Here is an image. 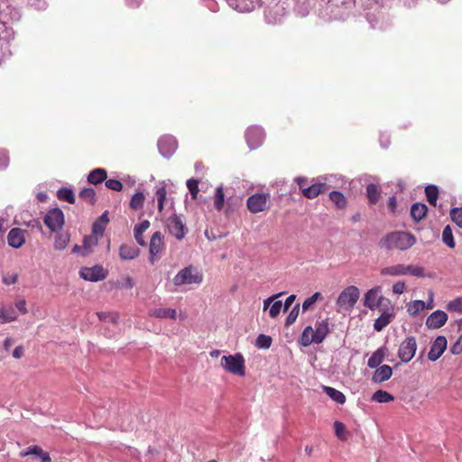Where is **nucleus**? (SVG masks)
Segmentation results:
<instances>
[{
  "mask_svg": "<svg viewBox=\"0 0 462 462\" xmlns=\"http://www.w3.org/2000/svg\"><path fill=\"white\" fill-rule=\"evenodd\" d=\"M187 188L189 189L190 195L193 199H197L199 194V181L195 179H189L187 180Z\"/></svg>",
  "mask_w": 462,
  "mask_h": 462,
  "instance_id": "obj_47",
  "label": "nucleus"
},
{
  "mask_svg": "<svg viewBox=\"0 0 462 462\" xmlns=\"http://www.w3.org/2000/svg\"><path fill=\"white\" fill-rule=\"evenodd\" d=\"M98 237L99 236L92 233V235L86 236L83 240V250H82V255L87 256L90 253H92L93 248L97 246L98 243Z\"/></svg>",
  "mask_w": 462,
  "mask_h": 462,
  "instance_id": "obj_25",
  "label": "nucleus"
},
{
  "mask_svg": "<svg viewBox=\"0 0 462 462\" xmlns=\"http://www.w3.org/2000/svg\"><path fill=\"white\" fill-rule=\"evenodd\" d=\"M296 299V296L294 294H291L290 295L286 300H285V302L284 304L282 305L283 306V310L284 311H287L290 307L292 305V303L294 302Z\"/></svg>",
  "mask_w": 462,
  "mask_h": 462,
  "instance_id": "obj_60",
  "label": "nucleus"
},
{
  "mask_svg": "<svg viewBox=\"0 0 462 462\" xmlns=\"http://www.w3.org/2000/svg\"><path fill=\"white\" fill-rule=\"evenodd\" d=\"M245 139L251 149L259 147L264 139V133L261 127L250 126L245 132Z\"/></svg>",
  "mask_w": 462,
  "mask_h": 462,
  "instance_id": "obj_11",
  "label": "nucleus"
},
{
  "mask_svg": "<svg viewBox=\"0 0 462 462\" xmlns=\"http://www.w3.org/2000/svg\"><path fill=\"white\" fill-rule=\"evenodd\" d=\"M448 320V315L442 310L432 312L426 320V326L429 328L437 329L445 325Z\"/></svg>",
  "mask_w": 462,
  "mask_h": 462,
  "instance_id": "obj_15",
  "label": "nucleus"
},
{
  "mask_svg": "<svg viewBox=\"0 0 462 462\" xmlns=\"http://www.w3.org/2000/svg\"><path fill=\"white\" fill-rule=\"evenodd\" d=\"M79 197L91 206L97 202L96 191L93 188H84L80 190Z\"/></svg>",
  "mask_w": 462,
  "mask_h": 462,
  "instance_id": "obj_32",
  "label": "nucleus"
},
{
  "mask_svg": "<svg viewBox=\"0 0 462 462\" xmlns=\"http://www.w3.org/2000/svg\"><path fill=\"white\" fill-rule=\"evenodd\" d=\"M283 294H284V292H280V293L274 294V295L265 299L263 300V310H266L269 308V306H271V304L273 302V300L276 298H278V297H280V296H282Z\"/></svg>",
  "mask_w": 462,
  "mask_h": 462,
  "instance_id": "obj_58",
  "label": "nucleus"
},
{
  "mask_svg": "<svg viewBox=\"0 0 462 462\" xmlns=\"http://www.w3.org/2000/svg\"><path fill=\"white\" fill-rule=\"evenodd\" d=\"M448 310L462 313V298H457L448 303Z\"/></svg>",
  "mask_w": 462,
  "mask_h": 462,
  "instance_id": "obj_49",
  "label": "nucleus"
},
{
  "mask_svg": "<svg viewBox=\"0 0 462 462\" xmlns=\"http://www.w3.org/2000/svg\"><path fill=\"white\" fill-rule=\"evenodd\" d=\"M269 200L268 193H255L247 199L246 206L251 213L257 214L269 208Z\"/></svg>",
  "mask_w": 462,
  "mask_h": 462,
  "instance_id": "obj_5",
  "label": "nucleus"
},
{
  "mask_svg": "<svg viewBox=\"0 0 462 462\" xmlns=\"http://www.w3.org/2000/svg\"><path fill=\"white\" fill-rule=\"evenodd\" d=\"M417 350V343L414 337H406L401 344L398 349V356L403 363L410 362Z\"/></svg>",
  "mask_w": 462,
  "mask_h": 462,
  "instance_id": "obj_8",
  "label": "nucleus"
},
{
  "mask_svg": "<svg viewBox=\"0 0 462 462\" xmlns=\"http://www.w3.org/2000/svg\"><path fill=\"white\" fill-rule=\"evenodd\" d=\"M282 308V303L281 300H276L272 303L270 310H269V316L272 319H275L280 314Z\"/></svg>",
  "mask_w": 462,
  "mask_h": 462,
  "instance_id": "obj_51",
  "label": "nucleus"
},
{
  "mask_svg": "<svg viewBox=\"0 0 462 462\" xmlns=\"http://www.w3.org/2000/svg\"><path fill=\"white\" fill-rule=\"evenodd\" d=\"M17 281H18L17 274H13L12 276L4 278V280H3L4 283L7 284V285L14 284L17 282Z\"/></svg>",
  "mask_w": 462,
  "mask_h": 462,
  "instance_id": "obj_63",
  "label": "nucleus"
},
{
  "mask_svg": "<svg viewBox=\"0 0 462 462\" xmlns=\"http://www.w3.org/2000/svg\"><path fill=\"white\" fill-rule=\"evenodd\" d=\"M220 365L226 372L232 374L239 376H245V358L240 353L223 356Z\"/></svg>",
  "mask_w": 462,
  "mask_h": 462,
  "instance_id": "obj_3",
  "label": "nucleus"
},
{
  "mask_svg": "<svg viewBox=\"0 0 462 462\" xmlns=\"http://www.w3.org/2000/svg\"><path fill=\"white\" fill-rule=\"evenodd\" d=\"M407 265L405 264H396L393 266H388L385 268H383L381 270L382 275H390V276H400V275H405L407 274Z\"/></svg>",
  "mask_w": 462,
  "mask_h": 462,
  "instance_id": "obj_26",
  "label": "nucleus"
},
{
  "mask_svg": "<svg viewBox=\"0 0 462 462\" xmlns=\"http://www.w3.org/2000/svg\"><path fill=\"white\" fill-rule=\"evenodd\" d=\"M139 249L133 245H122L119 248V257L123 261L133 260L139 255Z\"/></svg>",
  "mask_w": 462,
  "mask_h": 462,
  "instance_id": "obj_18",
  "label": "nucleus"
},
{
  "mask_svg": "<svg viewBox=\"0 0 462 462\" xmlns=\"http://www.w3.org/2000/svg\"><path fill=\"white\" fill-rule=\"evenodd\" d=\"M23 347L22 346H18L13 351V356L16 359H19L23 356Z\"/></svg>",
  "mask_w": 462,
  "mask_h": 462,
  "instance_id": "obj_62",
  "label": "nucleus"
},
{
  "mask_svg": "<svg viewBox=\"0 0 462 462\" xmlns=\"http://www.w3.org/2000/svg\"><path fill=\"white\" fill-rule=\"evenodd\" d=\"M428 208L423 203H414L411 208V216L414 221L419 222L423 219L427 214Z\"/></svg>",
  "mask_w": 462,
  "mask_h": 462,
  "instance_id": "obj_27",
  "label": "nucleus"
},
{
  "mask_svg": "<svg viewBox=\"0 0 462 462\" xmlns=\"http://www.w3.org/2000/svg\"><path fill=\"white\" fill-rule=\"evenodd\" d=\"M79 275L82 279L89 282L103 281L107 276V272L100 265H95L93 267H83L79 272Z\"/></svg>",
  "mask_w": 462,
  "mask_h": 462,
  "instance_id": "obj_10",
  "label": "nucleus"
},
{
  "mask_svg": "<svg viewBox=\"0 0 462 462\" xmlns=\"http://www.w3.org/2000/svg\"><path fill=\"white\" fill-rule=\"evenodd\" d=\"M327 190L325 183H315L303 189V196L307 199H312L317 198L319 194Z\"/></svg>",
  "mask_w": 462,
  "mask_h": 462,
  "instance_id": "obj_20",
  "label": "nucleus"
},
{
  "mask_svg": "<svg viewBox=\"0 0 462 462\" xmlns=\"http://www.w3.org/2000/svg\"><path fill=\"white\" fill-rule=\"evenodd\" d=\"M334 429H335V433L338 439H340L341 440L346 439V426L342 422L335 421Z\"/></svg>",
  "mask_w": 462,
  "mask_h": 462,
  "instance_id": "obj_50",
  "label": "nucleus"
},
{
  "mask_svg": "<svg viewBox=\"0 0 462 462\" xmlns=\"http://www.w3.org/2000/svg\"><path fill=\"white\" fill-rule=\"evenodd\" d=\"M70 240L69 235L67 233L59 234L54 241V248L56 250H63L69 245Z\"/></svg>",
  "mask_w": 462,
  "mask_h": 462,
  "instance_id": "obj_42",
  "label": "nucleus"
},
{
  "mask_svg": "<svg viewBox=\"0 0 462 462\" xmlns=\"http://www.w3.org/2000/svg\"><path fill=\"white\" fill-rule=\"evenodd\" d=\"M149 315L157 319H176V310L171 308H159L150 310Z\"/></svg>",
  "mask_w": 462,
  "mask_h": 462,
  "instance_id": "obj_22",
  "label": "nucleus"
},
{
  "mask_svg": "<svg viewBox=\"0 0 462 462\" xmlns=\"http://www.w3.org/2000/svg\"><path fill=\"white\" fill-rule=\"evenodd\" d=\"M442 241L449 248L456 246L452 228L449 225L446 226L442 231Z\"/></svg>",
  "mask_w": 462,
  "mask_h": 462,
  "instance_id": "obj_38",
  "label": "nucleus"
},
{
  "mask_svg": "<svg viewBox=\"0 0 462 462\" xmlns=\"http://www.w3.org/2000/svg\"><path fill=\"white\" fill-rule=\"evenodd\" d=\"M367 198L371 204H376L380 199L381 192L375 184H369L366 187Z\"/></svg>",
  "mask_w": 462,
  "mask_h": 462,
  "instance_id": "obj_36",
  "label": "nucleus"
},
{
  "mask_svg": "<svg viewBox=\"0 0 462 462\" xmlns=\"http://www.w3.org/2000/svg\"><path fill=\"white\" fill-rule=\"evenodd\" d=\"M155 197H156L157 204H158L157 205L158 211L162 212L163 210L164 202H165L166 197H167L166 187L162 186V187L158 188L155 191Z\"/></svg>",
  "mask_w": 462,
  "mask_h": 462,
  "instance_id": "obj_41",
  "label": "nucleus"
},
{
  "mask_svg": "<svg viewBox=\"0 0 462 462\" xmlns=\"http://www.w3.org/2000/svg\"><path fill=\"white\" fill-rule=\"evenodd\" d=\"M43 222L51 232L58 233L64 226V214L58 208L50 209L45 215Z\"/></svg>",
  "mask_w": 462,
  "mask_h": 462,
  "instance_id": "obj_7",
  "label": "nucleus"
},
{
  "mask_svg": "<svg viewBox=\"0 0 462 462\" xmlns=\"http://www.w3.org/2000/svg\"><path fill=\"white\" fill-rule=\"evenodd\" d=\"M166 227L169 233L177 240H182L188 232V227L185 226L180 216L175 213L167 218Z\"/></svg>",
  "mask_w": 462,
  "mask_h": 462,
  "instance_id": "obj_6",
  "label": "nucleus"
},
{
  "mask_svg": "<svg viewBox=\"0 0 462 462\" xmlns=\"http://www.w3.org/2000/svg\"><path fill=\"white\" fill-rule=\"evenodd\" d=\"M385 356V348L380 347L375 352L373 353V355L370 356V358L367 361V365L370 368H376L378 367L381 363L383 361Z\"/></svg>",
  "mask_w": 462,
  "mask_h": 462,
  "instance_id": "obj_29",
  "label": "nucleus"
},
{
  "mask_svg": "<svg viewBox=\"0 0 462 462\" xmlns=\"http://www.w3.org/2000/svg\"><path fill=\"white\" fill-rule=\"evenodd\" d=\"M315 335L318 344H320L329 332L328 319H323L317 321L315 324Z\"/></svg>",
  "mask_w": 462,
  "mask_h": 462,
  "instance_id": "obj_19",
  "label": "nucleus"
},
{
  "mask_svg": "<svg viewBox=\"0 0 462 462\" xmlns=\"http://www.w3.org/2000/svg\"><path fill=\"white\" fill-rule=\"evenodd\" d=\"M105 184H106V187L111 190L120 191L123 189L122 182L116 179L106 180Z\"/></svg>",
  "mask_w": 462,
  "mask_h": 462,
  "instance_id": "obj_53",
  "label": "nucleus"
},
{
  "mask_svg": "<svg viewBox=\"0 0 462 462\" xmlns=\"http://www.w3.org/2000/svg\"><path fill=\"white\" fill-rule=\"evenodd\" d=\"M323 390L337 403L343 404L346 402V396L340 391L329 386H324Z\"/></svg>",
  "mask_w": 462,
  "mask_h": 462,
  "instance_id": "obj_31",
  "label": "nucleus"
},
{
  "mask_svg": "<svg viewBox=\"0 0 462 462\" xmlns=\"http://www.w3.org/2000/svg\"><path fill=\"white\" fill-rule=\"evenodd\" d=\"M202 281V273L191 265L181 269L173 278V283L177 286L193 283L199 284Z\"/></svg>",
  "mask_w": 462,
  "mask_h": 462,
  "instance_id": "obj_4",
  "label": "nucleus"
},
{
  "mask_svg": "<svg viewBox=\"0 0 462 462\" xmlns=\"http://www.w3.org/2000/svg\"><path fill=\"white\" fill-rule=\"evenodd\" d=\"M322 295L320 292H315L312 296L307 298L302 303V310L307 311L310 309L318 300L321 299Z\"/></svg>",
  "mask_w": 462,
  "mask_h": 462,
  "instance_id": "obj_44",
  "label": "nucleus"
},
{
  "mask_svg": "<svg viewBox=\"0 0 462 462\" xmlns=\"http://www.w3.org/2000/svg\"><path fill=\"white\" fill-rule=\"evenodd\" d=\"M295 181L297 182L298 186L301 189V192L303 193V189L309 187L308 186V179L304 177H298L296 178Z\"/></svg>",
  "mask_w": 462,
  "mask_h": 462,
  "instance_id": "obj_59",
  "label": "nucleus"
},
{
  "mask_svg": "<svg viewBox=\"0 0 462 462\" xmlns=\"http://www.w3.org/2000/svg\"><path fill=\"white\" fill-rule=\"evenodd\" d=\"M163 236L160 231L153 233L150 240L149 253H150V262L153 263L156 257L163 251L165 248L163 243Z\"/></svg>",
  "mask_w": 462,
  "mask_h": 462,
  "instance_id": "obj_12",
  "label": "nucleus"
},
{
  "mask_svg": "<svg viewBox=\"0 0 462 462\" xmlns=\"http://www.w3.org/2000/svg\"><path fill=\"white\" fill-rule=\"evenodd\" d=\"M407 274H411L416 277H423L424 276V268L420 266L415 265H407Z\"/></svg>",
  "mask_w": 462,
  "mask_h": 462,
  "instance_id": "obj_54",
  "label": "nucleus"
},
{
  "mask_svg": "<svg viewBox=\"0 0 462 462\" xmlns=\"http://www.w3.org/2000/svg\"><path fill=\"white\" fill-rule=\"evenodd\" d=\"M97 315L98 319L102 321L116 323L117 319H118V315L116 313L97 312Z\"/></svg>",
  "mask_w": 462,
  "mask_h": 462,
  "instance_id": "obj_48",
  "label": "nucleus"
},
{
  "mask_svg": "<svg viewBox=\"0 0 462 462\" xmlns=\"http://www.w3.org/2000/svg\"><path fill=\"white\" fill-rule=\"evenodd\" d=\"M272 344V338L269 336L259 335L256 339V345L262 348H269Z\"/></svg>",
  "mask_w": 462,
  "mask_h": 462,
  "instance_id": "obj_52",
  "label": "nucleus"
},
{
  "mask_svg": "<svg viewBox=\"0 0 462 462\" xmlns=\"http://www.w3.org/2000/svg\"><path fill=\"white\" fill-rule=\"evenodd\" d=\"M15 308L19 310V312L23 315L28 312L26 308V301L23 299L16 300L14 302Z\"/></svg>",
  "mask_w": 462,
  "mask_h": 462,
  "instance_id": "obj_56",
  "label": "nucleus"
},
{
  "mask_svg": "<svg viewBox=\"0 0 462 462\" xmlns=\"http://www.w3.org/2000/svg\"><path fill=\"white\" fill-rule=\"evenodd\" d=\"M109 222L108 212L105 211L94 223L92 226V233L103 236L106 226Z\"/></svg>",
  "mask_w": 462,
  "mask_h": 462,
  "instance_id": "obj_21",
  "label": "nucleus"
},
{
  "mask_svg": "<svg viewBox=\"0 0 462 462\" xmlns=\"http://www.w3.org/2000/svg\"><path fill=\"white\" fill-rule=\"evenodd\" d=\"M450 217L460 228H462V208H454L450 210Z\"/></svg>",
  "mask_w": 462,
  "mask_h": 462,
  "instance_id": "obj_46",
  "label": "nucleus"
},
{
  "mask_svg": "<svg viewBox=\"0 0 462 462\" xmlns=\"http://www.w3.org/2000/svg\"><path fill=\"white\" fill-rule=\"evenodd\" d=\"M122 286L126 289H133L134 286V282L130 276H126L124 278Z\"/></svg>",
  "mask_w": 462,
  "mask_h": 462,
  "instance_id": "obj_61",
  "label": "nucleus"
},
{
  "mask_svg": "<svg viewBox=\"0 0 462 462\" xmlns=\"http://www.w3.org/2000/svg\"><path fill=\"white\" fill-rule=\"evenodd\" d=\"M393 315L388 312H383L381 316L374 320V328L376 331L383 330L392 320Z\"/></svg>",
  "mask_w": 462,
  "mask_h": 462,
  "instance_id": "obj_33",
  "label": "nucleus"
},
{
  "mask_svg": "<svg viewBox=\"0 0 462 462\" xmlns=\"http://www.w3.org/2000/svg\"><path fill=\"white\" fill-rule=\"evenodd\" d=\"M405 288L406 286L403 282H397L393 286V291L395 294H402L404 291Z\"/></svg>",
  "mask_w": 462,
  "mask_h": 462,
  "instance_id": "obj_57",
  "label": "nucleus"
},
{
  "mask_svg": "<svg viewBox=\"0 0 462 462\" xmlns=\"http://www.w3.org/2000/svg\"><path fill=\"white\" fill-rule=\"evenodd\" d=\"M425 308H432V306H426L425 302L420 300H413L407 306V310L410 315H417L420 311L423 310Z\"/></svg>",
  "mask_w": 462,
  "mask_h": 462,
  "instance_id": "obj_35",
  "label": "nucleus"
},
{
  "mask_svg": "<svg viewBox=\"0 0 462 462\" xmlns=\"http://www.w3.org/2000/svg\"><path fill=\"white\" fill-rule=\"evenodd\" d=\"M106 177L107 172L105 169L97 168L88 173V181L93 185H97L106 180Z\"/></svg>",
  "mask_w": 462,
  "mask_h": 462,
  "instance_id": "obj_23",
  "label": "nucleus"
},
{
  "mask_svg": "<svg viewBox=\"0 0 462 462\" xmlns=\"http://www.w3.org/2000/svg\"><path fill=\"white\" fill-rule=\"evenodd\" d=\"M425 194H426L428 202L431 206L435 207L436 204H437L438 197H439L438 187L435 186V185H429V186H427L426 189H425Z\"/></svg>",
  "mask_w": 462,
  "mask_h": 462,
  "instance_id": "obj_39",
  "label": "nucleus"
},
{
  "mask_svg": "<svg viewBox=\"0 0 462 462\" xmlns=\"http://www.w3.org/2000/svg\"><path fill=\"white\" fill-rule=\"evenodd\" d=\"M225 194L222 187H217L215 192L214 205L217 211L222 210L224 207Z\"/></svg>",
  "mask_w": 462,
  "mask_h": 462,
  "instance_id": "obj_43",
  "label": "nucleus"
},
{
  "mask_svg": "<svg viewBox=\"0 0 462 462\" xmlns=\"http://www.w3.org/2000/svg\"><path fill=\"white\" fill-rule=\"evenodd\" d=\"M447 348V339L443 336H439L432 343L428 358L430 361H437Z\"/></svg>",
  "mask_w": 462,
  "mask_h": 462,
  "instance_id": "obj_14",
  "label": "nucleus"
},
{
  "mask_svg": "<svg viewBox=\"0 0 462 462\" xmlns=\"http://www.w3.org/2000/svg\"><path fill=\"white\" fill-rule=\"evenodd\" d=\"M42 448L40 446L34 445V446L29 447L26 450L22 451L20 453V456L23 457L29 456V455H35L38 457L42 453Z\"/></svg>",
  "mask_w": 462,
  "mask_h": 462,
  "instance_id": "obj_55",
  "label": "nucleus"
},
{
  "mask_svg": "<svg viewBox=\"0 0 462 462\" xmlns=\"http://www.w3.org/2000/svg\"><path fill=\"white\" fill-rule=\"evenodd\" d=\"M18 316L12 305L0 306V324L15 321Z\"/></svg>",
  "mask_w": 462,
  "mask_h": 462,
  "instance_id": "obj_17",
  "label": "nucleus"
},
{
  "mask_svg": "<svg viewBox=\"0 0 462 462\" xmlns=\"http://www.w3.org/2000/svg\"><path fill=\"white\" fill-rule=\"evenodd\" d=\"M27 231L19 227L12 228L7 235V242L13 248L22 247L26 240L25 235Z\"/></svg>",
  "mask_w": 462,
  "mask_h": 462,
  "instance_id": "obj_13",
  "label": "nucleus"
},
{
  "mask_svg": "<svg viewBox=\"0 0 462 462\" xmlns=\"http://www.w3.org/2000/svg\"><path fill=\"white\" fill-rule=\"evenodd\" d=\"M384 300L380 286L374 287L367 291L364 297V305L371 310H374L383 305Z\"/></svg>",
  "mask_w": 462,
  "mask_h": 462,
  "instance_id": "obj_9",
  "label": "nucleus"
},
{
  "mask_svg": "<svg viewBox=\"0 0 462 462\" xmlns=\"http://www.w3.org/2000/svg\"><path fill=\"white\" fill-rule=\"evenodd\" d=\"M149 226L150 222L148 220H143L134 226V238L136 242L142 246L145 245L143 234L149 228Z\"/></svg>",
  "mask_w": 462,
  "mask_h": 462,
  "instance_id": "obj_28",
  "label": "nucleus"
},
{
  "mask_svg": "<svg viewBox=\"0 0 462 462\" xmlns=\"http://www.w3.org/2000/svg\"><path fill=\"white\" fill-rule=\"evenodd\" d=\"M300 343L303 346H308L313 343L318 344L314 328L311 326H308L304 328L300 339Z\"/></svg>",
  "mask_w": 462,
  "mask_h": 462,
  "instance_id": "obj_24",
  "label": "nucleus"
},
{
  "mask_svg": "<svg viewBox=\"0 0 462 462\" xmlns=\"http://www.w3.org/2000/svg\"><path fill=\"white\" fill-rule=\"evenodd\" d=\"M330 200L336 205L338 209H344L346 207L347 201L346 197L340 191L333 190L329 193Z\"/></svg>",
  "mask_w": 462,
  "mask_h": 462,
  "instance_id": "obj_30",
  "label": "nucleus"
},
{
  "mask_svg": "<svg viewBox=\"0 0 462 462\" xmlns=\"http://www.w3.org/2000/svg\"><path fill=\"white\" fill-rule=\"evenodd\" d=\"M299 312H300V304H296L292 310L290 311L289 315L287 316L286 318V320H285V326L289 327L291 325H292L298 316H299Z\"/></svg>",
  "mask_w": 462,
  "mask_h": 462,
  "instance_id": "obj_45",
  "label": "nucleus"
},
{
  "mask_svg": "<svg viewBox=\"0 0 462 462\" xmlns=\"http://www.w3.org/2000/svg\"><path fill=\"white\" fill-rule=\"evenodd\" d=\"M57 196L59 199L67 201L70 204L75 203V195L72 189L68 188H61L58 190Z\"/></svg>",
  "mask_w": 462,
  "mask_h": 462,
  "instance_id": "obj_40",
  "label": "nucleus"
},
{
  "mask_svg": "<svg viewBox=\"0 0 462 462\" xmlns=\"http://www.w3.org/2000/svg\"><path fill=\"white\" fill-rule=\"evenodd\" d=\"M145 200V196L143 192H136L133 195L129 206L133 210L141 209L143 207V203Z\"/></svg>",
  "mask_w": 462,
  "mask_h": 462,
  "instance_id": "obj_37",
  "label": "nucleus"
},
{
  "mask_svg": "<svg viewBox=\"0 0 462 462\" xmlns=\"http://www.w3.org/2000/svg\"><path fill=\"white\" fill-rule=\"evenodd\" d=\"M359 297L360 291L356 286H347L340 292L336 300L337 311L340 312L353 309Z\"/></svg>",
  "mask_w": 462,
  "mask_h": 462,
  "instance_id": "obj_2",
  "label": "nucleus"
},
{
  "mask_svg": "<svg viewBox=\"0 0 462 462\" xmlns=\"http://www.w3.org/2000/svg\"><path fill=\"white\" fill-rule=\"evenodd\" d=\"M450 352L453 355H458L462 353V346L457 341L451 346Z\"/></svg>",
  "mask_w": 462,
  "mask_h": 462,
  "instance_id": "obj_64",
  "label": "nucleus"
},
{
  "mask_svg": "<svg viewBox=\"0 0 462 462\" xmlns=\"http://www.w3.org/2000/svg\"><path fill=\"white\" fill-rule=\"evenodd\" d=\"M371 400L379 403H386L394 400L393 395L383 390H377L372 396Z\"/></svg>",
  "mask_w": 462,
  "mask_h": 462,
  "instance_id": "obj_34",
  "label": "nucleus"
},
{
  "mask_svg": "<svg viewBox=\"0 0 462 462\" xmlns=\"http://www.w3.org/2000/svg\"><path fill=\"white\" fill-rule=\"evenodd\" d=\"M393 375V369L388 365H383L376 367L373 375V381L375 383H383L391 378Z\"/></svg>",
  "mask_w": 462,
  "mask_h": 462,
  "instance_id": "obj_16",
  "label": "nucleus"
},
{
  "mask_svg": "<svg viewBox=\"0 0 462 462\" xmlns=\"http://www.w3.org/2000/svg\"><path fill=\"white\" fill-rule=\"evenodd\" d=\"M416 241V237L411 233L393 231L381 239L380 246L387 250L404 251L414 245Z\"/></svg>",
  "mask_w": 462,
  "mask_h": 462,
  "instance_id": "obj_1",
  "label": "nucleus"
}]
</instances>
